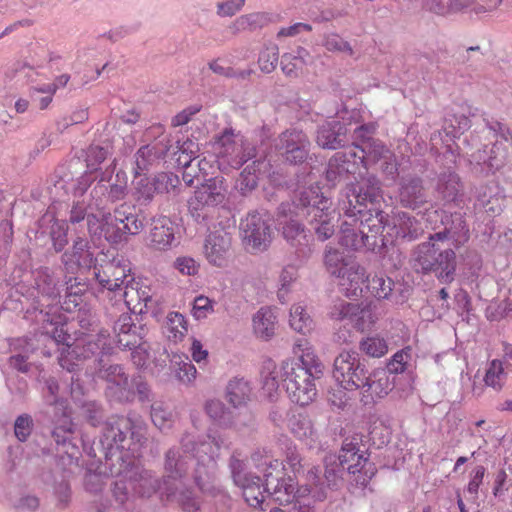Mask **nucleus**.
Segmentation results:
<instances>
[{"instance_id": "obj_36", "label": "nucleus", "mask_w": 512, "mask_h": 512, "mask_svg": "<svg viewBox=\"0 0 512 512\" xmlns=\"http://www.w3.org/2000/svg\"><path fill=\"white\" fill-rule=\"evenodd\" d=\"M251 388L243 379H233L227 385L226 397L234 407L242 406L250 399Z\"/></svg>"}, {"instance_id": "obj_43", "label": "nucleus", "mask_w": 512, "mask_h": 512, "mask_svg": "<svg viewBox=\"0 0 512 512\" xmlns=\"http://www.w3.org/2000/svg\"><path fill=\"white\" fill-rule=\"evenodd\" d=\"M361 352L369 357L381 358L388 352L387 341L378 335L368 336L359 343Z\"/></svg>"}, {"instance_id": "obj_20", "label": "nucleus", "mask_w": 512, "mask_h": 512, "mask_svg": "<svg viewBox=\"0 0 512 512\" xmlns=\"http://www.w3.org/2000/svg\"><path fill=\"white\" fill-rule=\"evenodd\" d=\"M98 375L108 383L107 389L112 397L118 400L129 398L130 383L123 367L110 365L107 368H101Z\"/></svg>"}, {"instance_id": "obj_50", "label": "nucleus", "mask_w": 512, "mask_h": 512, "mask_svg": "<svg viewBox=\"0 0 512 512\" xmlns=\"http://www.w3.org/2000/svg\"><path fill=\"white\" fill-rule=\"evenodd\" d=\"M257 180L258 177L255 170L248 166L240 173L236 182V187L243 195H245L256 188Z\"/></svg>"}, {"instance_id": "obj_6", "label": "nucleus", "mask_w": 512, "mask_h": 512, "mask_svg": "<svg viewBox=\"0 0 512 512\" xmlns=\"http://www.w3.org/2000/svg\"><path fill=\"white\" fill-rule=\"evenodd\" d=\"M212 149L218 168L225 173L231 169H239L255 156V148L239 131L232 128H226L215 139Z\"/></svg>"}, {"instance_id": "obj_13", "label": "nucleus", "mask_w": 512, "mask_h": 512, "mask_svg": "<svg viewBox=\"0 0 512 512\" xmlns=\"http://www.w3.org/2000/svg\"><path fill=\"white\" fill-rule=\"evenodd\" d=\"M309 146L310 142L305 133L291 129L280 135L277 148L286 161L298 164L307 159Z\"/></svg>"}, {"instance_id": "obj_49", "label": "nucleus", "mask_w": 512, "mask_h": 512, "mask_svg": "<svg viewBox=\"0 0 512 512\" xmlns=\"http://www.w3.org/2000/svg\"><path fill=\"white\" fill-rule=\"evenodd\" d=\"M411 348H405L396 352L391 360L387 364V370L389 373H402L406 370L407 364L411 359Z\"/></svg>"}, {"instance_id": "obj_15", "label": "nucleus", "mask_w": 512, "mask_h": 512, "mask_svg": "<svg viewBox=\"0 0 512 512\" xmlns=\"http://www.w3.org/2000/svg\"><path fill=\"white\" fill-rule=\"evenodd\" d=\"M94 269V275L99 285L111 292L122 288L130 272L126 265L115 259L107 261Z\"/></svg>"}, {"instance_id": "obj_46", "label": "nucleus", "mask_w": 512, "mask_h": 512, "mask_svg": "<svg viewBox=\"0 0 512 512\" xmlns=\"http://www.w3.org/2000/svg\"><path fill=\"white\" fill-rule=\"evenodd\" d=\"M283 236L292 245L307 246V234L304 227L295 220L286 222L282 227Z\"/></svg>"}, {"instance_id": "obj_45", "label": "nucleus", "mask_w": 512, "mask_h": 512, "mask_svg": "<svg viewBox=\"0 0 512 512\" xmlns=\"http://www.w3.org/2000/svg\"><path fill=\"white\" fill-rule=\"evenodd\" d=\"M355 314L352 325L361 332L371 330L378 319L371 306L360 307L357 304V312Z\"/></svg>"}, {"instance_id": "obj_38", "label": "nucleus", "mask_w": 512, "mask_h": 512, "mask_svg": "<svg viewBox=\"0 0 512 512\" xmlns=\"http://www.w3.org/2000/svg\"><path fill=\"white\" fill-rule=\"evenodd\" d=\"M365 148L367 164L369 162L377 163L383 160L382 168L384 170H388L389 168H391V170L393 169V164L391 163L393 154L380 141H368L365 145Z\"/></svg>"}, {"instance_id": "obj_24", "label": "nucleus", "mask_w": 512, "mask_h": 512, "mask_svg": "<svg viewBox=\"0 0 512 512\" xmlns=\"http://www.w3.org/2000/svg\"><path fill=\"white\" fill-rule=\"evenodd\" d=\"M174 240L172 221L165 216L154 219L149 233L150 246L156 250L168 249Z\"/></svg>"}, {"instance_id": "obj_54", "label": "nucleus", "mask_w": 512, "mask_h": 512, "mask_svg": "<svg viewBox=\"0 0 512 512\" xmlns=\"http://www.w3.org/2000/svg\"><path fill=\"white\" fill-rule=\"evenodd\" d=\"M151 419L160 430L166 429L171 425V414L160 405H153L151 408Z\"/></svg>"}, {"instance_id": "obj_56", "label": "nucleus", "mask_w": 512, "mask_h": 512, "mask_svg": "<svg viewBox=\"0 0 512 512\" xmlns=\"http://www.w3.org/2000/svg\"><path fill=\"white\" fill-rule=\"evenodd\" d=\"M394 226L397 228L396 236L401 238H408L409 240L413 239L412 227L413 221L407 216L405 213L399 214L397 222L394 223Z\"/></svg>"}, {"instance_id": "obj_1", "label": "nucleus", "mask_w": 512, "mask_h": 512, "mask_svg": "<svg viewBox=\"0 0 512 512\" xmlns=\"http://www.w3.org/2000/svg\"><path fill=\"white\" fill-rule=\"evenodd\" d=\"M380 197V187L372 184L366 190L362 188L354 194L356 205L349 200L350 208L346 215L351 221H343L340 226L338 243L348 250H359L366 247L373 250L377 245V236L385 227V215L383 211H365L367 202L374 203Z\"/></svg>"}, {"instance_id": "obj_47", "label": "nucleus", "mask_w": 512, "mask_h": 512, "mask_svg": "<svg viewBox=\"0 0 512 512\" xmlns=\"http://www.w3.org/2000/svg\"><path fill=\"white\" fill-rule=\"evenodd\" d=\"M279 59V50L277 45L267 46L259 56V67L262 72L271 73L276 68Z\"/></svg>"}, {"instance_id": "obj_35", "label": "nucleus", "mask_w": 512, "mask_h": 512, "mask_svg": "<svg viewBox=\"0 0 512 512\" xmlns=\"http://www.w3.org/2000/svg\"><path fill=\"white\" fill-rule=\"evenodd\" d=\"M308 56V51L303 47H298L295 54L285 53L281 59L283 73L288 77H297L305 67Z\"/></svg>"}, {"instance_id": "obj_25", "label": "nucleus", "mask_w": 512, "mask_h": 512, "mask_svg": "<svg viewBox=\"0 0 512 512\" xmlns=\"http://www.w3.org/2000/svg\"><path fill=\"white\" fill-rule=\"evenodd\" d=\"M137 329L131 315L127 313L122 314L114 325L118 346L122 349H132V347L139 345L142 337L137 332Z\"/></svg>"}, {"instance_id": "obj_32", "label": "nucleus", "mask_w": 512, "mask_h": 512, "mask_svg": "<svg viewBox=\"0 0 512 512\" xmlns=\"http://www.w3.org/2000/svg\"><path fill=\"white\" fill-rule=\"evenodd\" d=\"M171 180V177L167 174H160L154 179L140 178L135 185V199L141 203L151 201L155 193L163 191L162 184Z\"/></svg>"}, {"instance_id": "obj_12", "label": "nucleus", "mask_w": 512, "mask_h": 512, "mask_svg": "<svg viewBox=\"0 0 512 512\" xmlns=\"http://www.w3.org/2000/svg\"><path fill=\"white\" fill-rule=\"evenodd\" d=\"M243 243L250 252L266 250L271 242V229L265 218L258 212H252L241 222Z\"/></svg>"}, {"instance_id": "obj_28", "label": "nucleus", "mask_w": 512, "mask_h": 512, "mask_svg": "<svg viewBox=\"0 0 512 512\" xmlns=\"http://www.w3.org/2000/svg\"><path fill=\"white\" fill-rule=\"evenodd\" d=\"M252 324L257 338L270 340L275 335L277 315L271 307H262L253 316Z\"/></svg>"}, {"instance_id": "obj_63", "label": "nucleus", "mask_w": 512, "mask_h": 512, "mask_svg": "<svg viewBox=\"0 0 512 512\" xmlns=\"http://www.w3.org/2000/svg\"><path fill=\"white\" fill-rule=\"evenodd\" d=\"M446 3L447 0H421V7L424 11L445 17Z\"/></svg>"}, {"instance_id": "obj_60", "label": "nucleus", "mask_w": 512, "mask_h": 512, "mask_svg": "<svg viewBox=\"0 0 512 512\" xmlns=\"http://www.w3.org/2000/svg\"><path fill=\"white\" fill-rule=\"evenodd\" d=\"M474 0H447L445 17L467 12Z\"/></svg>"}, {"instance_id": "obj_33", "label": "nucleus", "mask_w": 512, "mask_h": 512, "mask_svg": "<svg viewBox=\"0 0 512 512\" xmlns=\"http://www.w3.org/2000/svg\"><path fill=\"white\" fill-rule=\"evenodd\" d=\"M164 333L170 342L175 344L184 340L188 333V321L179 312H170L166 317Z\"/></svg>"}, {"instance_id": "obj_37", "label": "nucleus", "mask_w": 512, "mask_h": 512, "mask_svg": "<svg viewBox=\"0 0 512 512\" xmlns=\"http://www.w3.org/2000/svg\"><path fill=\"white\" fill-rule=\"evenodd\" d=\"M394 282L383 273L374 274L368 278L366 290L377 299H388L393 291Z\"/></svg>"}, {"instance_id": "obj_21", "label": "nucleus", "mask_w": 512, "mask_h": 512, "mask_svg": "<svg viewBox=\"0 0 512 512\" xmlns=\"http://www.w3.org/2000/svg\"><path fill=\"white\" fill-rule=\"evenodd\" d=\"M126 307L134 313H143L151 302V288L141 281L131 279L125 284L122 294Z\"/></svg>"}, {"instance_id": "obj_59", "label": "nucleus", "mask_w": 512, "mask_h": 512, "mask_svg": "<svg viewBox=\"0 0 512 512\" xmlns=\"http://www.w3.org/2000/svg\"><path fill=\"white\" fill-rule=\"evenodd\" d=\"M244 3L245 0H227L220 2L217 5V13L222 17L233 16L242 8Z\"/></svg>"}, {"instance_id": "obj_42", "label": "nucleus", "mask_w": 512, "mask_h": 512, "mask_svg": "<svg viewBox=\"0 0 512 512\" xmlns=\"http://www.w3.org/2000/svg\"><path fill=\"white\" fill-rule=\"evenodd\" d=\"M171 362L179 381L189 384L196 379L197 370L187 356L174 355Z\"/></svg>"}, {"instance_id": "obj_57", "label": "nucleus", "mask_w": 512, "mask_h": 512, "mask_svg": "<svg viewBox=\"0 0 512 512\" xmlns=\"http://www.w3.org/2000/svg\"><path fill=\"white\" fill-rule=\"evenodd\" d=\"M175 266L184 275L193 276L199 271V264L191 257L177 258Z\"/></svg>"}, {"instance_id": "obj_14", "label": "nucleus", "mask_w": 512, "mask_h": 512, "mask_svg": "<svg viewBox=\"0 0 512 512\" xmlns=\"http://www.w3.org/2000/svg\"><path fill=\"white\" fill-rule=\"evenodd\" d=\"M97 347L101 349L102 354H109L112 350L111 344L109 342V335H105L104 333H100L95 342H89L86 346L80 347L76 345L75 347H68L59 358V364L62 368L66 369L69 372H72L79 365V362L82 359L88 357L86 352L94 353L93 348Z\"/></svg>"}, {"instance_id": "obj_53", "label": "nucleus", "mask_w": 512, "mask_h": 512, "mask_svg": "<svg viewBox=\"0 0 512 512\" xmlns=\"http://www.w3.org/2000/svg\"><path fill=\"white\" fill-rule=\"evenodd\" d=\"M340 153L335 154L329 161L328 169L326 171V178L329 181L335 182L343 172H349L348 167H344L340 163L343 161V157Z\"/></svg>"}, {"instance_id": "obj_58", "label": "nucleus", "mask_w": 512, "mask_h": 512, "mask_svg": "<svg viewBox=\"0 0 512 512\" xmlns=\"http://www.w3.org/2000/svg\"><path fill=\"white\" fill-rule=\"evenodd\" d=\"M209 68L216 74L225 76V77H240L246 78L250 75V71H234L231 67H225L221 65L217 60H214L209 63Z\"/></svg>"}, {"instance_id": "obj_62", "label": "nucleus", "mask_w": 512, "mask_h": 512, "mask_svg": "<svg viewBox=\"0 0 512 512\" xmlns=\"http://www.w3.org/2000/svg\"><path fill=\"white\" fill-rule=\"evenodd\" d=\"M51 237L55 250L57 252L62 251L68 243L67 228L64 225H57V228L53 227Z\"/></svg>"}, {"instance_id": "obj_52", "label": "nucleus", "mask_w": 512, "mask_h": 512, "mask_svg": "<svg viewBox=\"0 0 512 512\" xmlns=\"http://www.w3.org/2000/svg\"><path fill=\"white\" fill-rule=\"evenodd\" d=\"M324 47L331 52L353 54L350 44L337 34H329L325 37Z\"/></svg>"}, {"instance_id": "obj_40", "label": "nucleus", "mask_w": 512, "mask_h": 512, "mask_svg": "<svg viewBox=\"0 0 512 512\" xmlns=\"http://www.w3.org/2000/svg\"><path fill=\"white\" fill-rule=\"evenodd\" d=\"M312 324L313 321L305 307L300 304H294L291 307L289 325L294 331L306 334L312 330Z\"/></svg>"}, {"instance_id": "obj_7", "label": "nucleus", "mask_w": 512, "mask_h": 512, "mask_svg": "<svg viewBox=\"0 0 512 512\" xmlns=\"http://www.w3.org/2000/svg\"><path fill=\"white\" fill-rule=\"evenodd\" d=\"M297 208L306 209L308 223L320 241L329 239L335 232L336 211L331 201L315 189L301 192Z\"/></svg>"}, {"instance_id": "obj_5", "label": "nucleus", "mask_w": 512, "mask_h": 512, "mask_svg": "<svg viewBox=\"0 0 512 512\" xmlns=\"http://www.w3.org/2000/svg\"><path fill=\"white\" fill-rule=\"evenodd\" d=\"M263 453L255 452L252 460L257 466H266L264 469L266 490L276 503L287 505L310 492L306 487L296 489V482L291 476L286 475L283 463L278 459H272L265 450Z\"/></svg>"}, {"instance_id": "obj_61", "label": "nucleus", "mask_w": 512, "mask_h": 512, "mask_svg": "<svg viewBox=\"0 0 512 512\" xmlns=\"http://www.w3.org/2000/svg\"><path fill=\"white\" fill-rule=\"evenodd\" d=\"M340 154L345 155L343 157V161H341L342 163H344L346 161V159L349 157V158L354 159V164L361 163L365 167L368 165L365 146H360V145L356 144V145H353L352 147H350L346 153H340Z\"/></svg>"}, {"instance_id": "obj_17", "label": "nucleus", "mask_w": 512, "mask_h": 512, "mask_svg": "<svg viewBox=\"0 0 512 512\" xmlns=\"http://www.w3.org/2000/svg\"><path fill=\"white\" fill-rule=\"evenodd\" d=\"M233 479L237 486L242 489L245 501L254 508L266 510L263 507L264 493L267 492L266 487L262 488L261 479L258 476L250 474H242L241 472H234Z\"/></svg>"}, {"instance_id": "obj_31", "label": "nucleus", "mask_w": 512, "mask_h": 512, "mask_svg": "<svg viewBox=\"0 0 512 512\" xmlns=\"http://www.w3.org/2000/svg\"><path fill=\"white\" fill-rule=\"evenodd\" d=\"M108 152L100 146H90L87 150L86 163L87 171L79 180L78 190L84 193L91 183L96 179L91 175L97 172L101 163L107 158Z\"/></svg>"}, {"instance_id": "obj_18", "label": "nucleus", "mask_w": 512, "mask_h": 512, "mask_svg": "<svg viewBox=\"0 0 512 512\" xmlns=\"http://www.w3.org/2000/svg\"><path fill=\"white\" fill-rule=\"evenodd\" d=\"M132 421L126 417H117L107 423L104 434L103 442L110 448L116 447L117 449H124V441L128 433L131 434L132 439H136L140 442V434L136 431H132Z\"/></svg>"}, {"instance_id": "obj_51", "label": "nucleus", "mask_w": 512, "mask_h": 512, "mask_svg": "<svg viewBox=\"0 0 512 512\" xmlns=\"http://www.w3.org/2000/svg\"><path fill=\"white\" fill-rule=\"evenodd\" d=\"M213 312V301L206 296H198L194 299L192 315L195 319H205Z\"/></svg>"}, {"instance_id": "obj_16", "label": "nucleus", "mask_w": 512, "mask_h": 512, "mask_svg": "<svg viewBox=\"0 0 512 512\" xmlns=\"http://www.w3.org/2000/svg\"><path fill=\"white\" fill-rule=\"evenodd\" d=\"M341 291L347 297H357L363 292V285L368 282L369 276L359 263L353 261L344 266V270L337 276Z\"/></svg>"}, {"instance_id": "obj_11", "label": "nucleus", "mask_w": 512, "mask_h": 512, "mask_svg": "<svg viewBox=\"0 0 512 512\" xmlns=\"http://www.w3.org/2000/svg\"><path fill=\"white\" fill-rule=\"evenodd\" d=\"M227 185L223 177L217 176L205 181L188 201L191 214L196 218H205L206 208L215 207L226 200Z\"/></svg>"}, {"instance_id": "obj_30", "label": "nucleus", "mask_w": 512, "mask_h": 512, "mask_svg": "<svg viewBox=\"0 0 512 512\" xmlns=\"http://www.w3.org/2000/svg\"><path fill=\"white\" fill-rule=\"evenodd\" d=\"M63 262L67 269L72 271L79 267L90 268L94 263V257L90 251L88 241L78 238L74 242L72 251L63 255Z\"/></svg>"}, {"instance_id": "obj_4", "label": "nucleus", "mask_w": 512, "mask_h": 512, "mask_svg": "<svg viewBox=\"0 0 512 512\" xmlns=\"http://www.w3.org/2000/svg\"><path fill=\"white\" fill-rule=\"evenodd\" d=\"M88 231L94 236H104L110 243L126 241L129 235L139 234L143 227V221L133 212V208L122 204L112 214H108L99 220L94 215L87 216Z\"/></svg>"}, {"instance_id": "obj_23", "label": "nucleus", "mask_w": 512, "mask_h": 512, "mask_svg": "<svg viewBox=\"0 0 512 512\" xmlns=\"http://www.w3.org/2000/svg\"><path fill=\"white\" fill-rule=\"evenodd\" d=\"M436 190L446 202L459 204L463 201V184L458 174L450 169L439 175Z\"/></svg>"}, {"instance_id": "obj_34", "label": "nucleus", "mask_w": 512, "mask_h": 512, "mask_svg": "<svg viewBox=\"0 0 512 512\" xmlns=\"http://www.w3.org/2000/svg\"><path fill=\"white\" fill-rule=\"evenodd\" d=\"M339 462L343 469L355 474L363 467L366 459L359 453L355 444L344 443L339 454Z\"/></svg>"}, {"instance_id": "obj_9", "label": "nucleus", "mask_w": 512, "mask_h": 512, "mask_svg": "<svg viewBox=\"0 0 512 512\" xmlns=\"http://www.w3.org/2000/svg\"><path fill=\"white\" fill-rule=\"evenodd\" d=\"M367 371L358 353L342 351L334 360L333 378L346 391H356L363 386Z\"/></svg>"}, {"instance_id": "obj_44", "label": "nucleus", "mask_w": 512, "mask_h": 512, "mask_svg": "<svg viewBox=\"0 0 512 512\" xmlns=\"http://www.w3.org/2000/svg\"><path fill=\"white\" fill-rule=\"evenodd\" d=\"M351 262L352 261L350 260H346L337 249L331 246L326 247L324 264L330 274L336 277L339 276V274L344 270V266Z\"/></svg>"}, {"instance_id": "obj_19", "label": "nucleus", "mask_w": 512, "mask_h": 512, "mask_svg": "<svg viewBox=\"0 0 512 512\" xmlns=\"http://www.w3.org/2000/svg\"><path fill=\"white\" fill-rule=\"evenodd\" d=\"M362 401L365 404L375 402L388 395L392 390V383L385 369H376L369 376L366 375L363 386Z\"/></svg>"}, {"instance_id": "obj_48", "label": "nucleus", "mask_w": 512, "mask_h": 512, "mask_svg": "<svg viewBox=\"0 0 512 512\" xmlns=\"http://www.w3.org/2000/svg\"><path fill=\"white\" fill-rule=\"evenodd\" d=\"M356 312L357 304L340 301L333 306L330 312V317L337 321L347 320L352 324V320L355 317Z\"/></svg>"}, {"instance_id": "obj_26", "label": "nucleus", "mask_w": 512, "mask_h": 512, "mask_svg": "<svg viewBox=\"0 0 512 512\" xmlns=\"http://www.w3.org/2000/svg\"><path fill=\"white\" fill-rule=\"evenodd\" d=\"M293 352L299 356V363L312 376L320 378L323 374L324 365L315 354L312 346L306 339H299L294 344Z\"/></svg>"}, {"instance_id": "obj_39", "label": "nucleus", "mask_w": 512, "mask_h": 512, "mask_svg": "<svg viewBox=\"0 0 512 512\" xmlns=\"http://www.w3.org/2000/svg\"><path fill=\"white\" fill-rule=\"evenodd\" d=\"M507 379V373L504 369V364L498 359L492 360L485 372L484 382L488 387L493 388L495 391H500Z\"/></svg>"}, {"instance_id": "obj_64", "label": "nucleus", "mask_w": 512, "mask_h": 512, "mask_svg": "<svg viewBox=\"0 0 512 512\" xmlns=\"http://www.w3.org/2000/svg\"><path fill=\"white\" fill-rule=\"evenodd\" d=\"M206 412L214 420H220L225 414V408L221 401L210 400L206 403Z\"/></svg>"}, {"instance_id": "obj_22", "label": "nucleus", "mask_w": 512, "mask_h": 512, "mask_svg": "<svg viewBox=\"0 0 512 512\" xmlns=\"http://www.w3.org/2000/svg\"><path fill=\"white\" fill-rule=\"evenodd\" d=\"M230 246L231 239L227 234L211 233L206 238L204 245L206 259L214 266H226Z\"/></svg>"}, {"instance_id": "obj_10", "label": "nucleus", "mask_w": 512, "mask_h": 512, "mask_svg": "<svg viewBox=\"0 0 512 512\" xmlns=\"http://www.w3.org/2000/svg\"><path fill=\"white\" fill-rule=\"evenodd\" d=\"M421 244L419 253L421 256L418 257V264L421 265L422 270L425 272H435L437 278L442 283H451L454 279V273L456 269L455 253L451 249H446L440 252L437 257L435 254L438 248H435V243Z\"/></svg>"}, {"instance_id": "obj_27", "label": "nucleus", "mask_w": 512, "mask_h": 512, "mask_svg": "<svg viewBox=\"0 0 512 512\" xmlns=\"http://www.w3.org/2000/svg\"><path fill=\"white\" fill-rule=\"evenodd\" d=\"M347 129L339 121L333 120L322 125L318 130L317 143L328 149H337L345 142Z\"/></svg>"}, {"instance_id": "obj_3", "label": "nucleus", "mask_w": 512, "mask_h": 512, "mask_svg": "<svg viewBox=\"0 0 512 512\" xmlns=\"http://www.w3.org/2000/svg\"><path fill=\"white\" fill-rule=\"evenodd\" d=\"M260 373L262 390L269 399L278 394L280 381L284 382L290 400L300 406L309 405L317 397V378L294 360L282 361L277 366L272 359H267L263 361Z\"/></svg>"}, {"instance_id": "obj_41", "label": "nucleus", "mask_w": 512, "mask_h": 512, "mask_svg": "<svg viewBox=\"0 0 512 512\" xmlns=\"http://www.w3.org/2000/svg\"><path fill=\"white\" fill-rule=\"evenodd\" d=\"M291 433L302 441H313L315 431L311 420L302 414L293 415L289 421Z\"/></svg>"}, {"instance_id": "obj_29", "label": "nucleus", "mask_w": 512, "mask_h": 512, "mask_svg": "<svg viewBox=\"0 0 512 512\" xmlns=\"http://www.w3.org/2000/svg\"><path fill=\"white\" fill-rule=\"evenodd\" d=\"M475 206L489 216L499 215L503 210V197L495 186L483 185L477 189Z\"/></svg>"}, {"instance_id": "obj_8", "label": "nucleus", "mask_w": 512, "mask_h": 512, "mask_svg": "<svg viewBox=\"0 0 512 512\" xmlns=\"http://www.w3.org/2000/svg\"><path fill=\"white\" fill-rule=\"evenodd\" d=\"M470 127L471 120L464 114L447 115L441 129H436L429 136L431 151L443 154L450 162H455L458 155L465 156L463 141L458 144L455 139Z\"/></svg>"}, {"instance_id": "obj_2", "label": "nucleus", "mask_w": 512, "mask_h": 512, "mask_svg": "<svg viewBox=\"0 0 512 512\" xmlns=\"http://www.w3.org/2000/svg\"><path fill=\"white\" fill-rule=\"evenodd\" d=\"M465 156L471 164L480 166L487 173L503 168L512 146V132L498 121L483 118V126L463 139Z\"/></svg>"}, {"instance_id": "obj_55", "label": "nucleus", "mask_w": 512, "mask_h": 512, "mask_svg": "<svg viewBox=\"0 0 512 512\" xmlns=\"http://www.w3.org/2000/svg\"><path fill=\"white\" fill-rule=\"evenodd\" d=\"M32 419L29 415L19 416L15 421L14 431L20 441H25L32 431Z\"/></svg>"}]
</instances>
